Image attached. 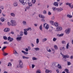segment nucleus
Returning <instances> with one entry per match:
<instances>
[{
  "label": "nucleus",
  "mask_w": 73,
  "mask_h": 73,
  "mask_svg": "<svg viewBox=\"0 0 73 73\" xmlns=\"http://www.w3.org/2000/svg\"><path fill=\"white\" fill-rule=\"evenodd\" d=\"M24 54H28V52H25V53Z\"/></svg>",
  "instance_id": "nucleus-63"
},
{
  "label": "nucleus",
  "mask_w": 73,
  "mask_h": 73,
  "mask_svg": "<svg viewBox=\"0 0 73 73\" xmlns=\"http://www.w3.org/2000/svg\"><path fill=\"white\" fill-rule=\"evenodd\" d=\"M8 64H9V65H10V66H12V63L11 62H9L8 63Z\"/></svg>",
  "instance_id": "nucleus-60"
},
{
  "label": "nucleus",
  "mask_w": 73,
  "mask_h": 73,
  "mask_svg": "<svg viewBox=\"0 0 73 73\" xmlns=\"http://www.w3.org/2000/svg\"><path fill=\"white\" fill-rule=\"evenodd\" d=\"M56 40H57V38H54L53 39V41H56Z\"/></svg>",
  "instance_id": "nucleus-44"
},
{
  "label": "nucleus",
  "mask_w": 73,
  "mask_h": 73,
  "mask_svg": "<svg viewBox=\"0 0 73 73\" xmlns=\"http://www.w3.org/2000/svg\"><path fill=\"white\" fill-rule=\"evenodd\" d=\"M3 37L4 40H7V37L6 36H4Z\"/></svg>",
  "instance_id": "nucleus-42"
},
{
  "label": "nucleus",
  "mask_w": 73,
  "mask_h": 73,
  "mask_svg": "<svg viewBox=\"0 0 73 73\" xmlns=\"http://www.w3.org/2000/svg\"><path fill=\"white\" fill-rule=\"evenodd\" d=\"M32 60H37V58H36V57H33L32 58Z\"/></svg>",
  "instance_id": "nucleus-39"
},
{
  "label": "nucleus",
  "mask_w": 73,
  "mask_h": 73,
  "mask_svg": "<svg viewBox=\"0 0 73 73\" xmlns=\"http://www.w3.org/2000/svg\"><path fill=\"white\" fill-rule=\"evenodd\" d=\"M1 21H2V22H4V18L3 17H2L1 18Z\"/></svg>",
  "instance_id": "nucleus-29"
},
{
  "label": "nucleus",
  "mask_w": 73,
  "mask_h": 73,
  "mask_svg": "<svg viewBox=\"0 0 73 73\" xmlns=\"http://www.w3.org/2000/svg\"><path fill=\"white\" fill-rule=\"evenodd\" d=\"M54 22L53 21H51L50 22V23L51 24H52V25H53V23Z\"/></svg>",
  "instance_id": "nucleus-52"
},
{
  "label": "nucleus",
  "mask_w": 73,
  "mask_h": 73,
  "mask_svg": "<svg viewBox=\"0 0 73 73\" xmlns=\"http://www.w3.org/2000/svg\"><path fill=\"white\" fill-rule=\"evenodd\" d=\"M54 25H55V27H57L58 26V23L57 22H55L54 24Z\"/></svg>",
  "instance_id": "nucleus-17"
},
{
  "label": "nucleus",
  "mask_w": 73,
  "mask_h": 73,
  "mask_svg": "<svg viewBox=\"0 0 73 73\" xmlns=\"http://www.w3.org/2000/svg\"><path fill=\"white\" fill-rule=\"evenodd\" d=\"M19 65H17L16 68H20V67L21 69L23 68V62H22V61H21V60H19Z\"/></svg>",
  "instance_id": "nucleus-1"
},
{
  "label": "nucleus",
  "mask_w": 73,
  "mask_h": 73,
  "mask_svg": "<svg viewBox=\"0 0 73 73\" xmlns=\"http://www.w3.org/2000/svg\"><path fill=\"white\" fill-rule=\"evenodd\" d=\"M19 33L20 34V36H23V31H21Z\"/></svg>",
  "instance_id": "nucleus-33"
},
{
  "label": "nucleus",
  "mask_w": 73,
  "mask_h": 73,
  "mask_svg": "<svg viewBox=\"0 0 73 73\" xmlns=\"http://www.w3.org/2000/svg\"><path fill=\"white\" fill-rule=\"evenodd\" d=\"M39 17L40 18H42V19H45V16L41 14H39Z\"/></svg>",
  "instance_id": "nucleus-14"
},
{
  "label": "nucleus",
  "mask_w": 73,
  "mask_h": 73,
  "mask_svg": "<svg viewBox=\"0 0 73 73\" xmlns=\"http://www.w3.org/2000/svg\"><path fill=\"white\" fill-rule=\"evenodd\" d=\"M34 49L36 50V51H38L40 50V48L38 47L34 48Z\"/></svg>",
  "instance_id": "nucleus-28"
},
{
  "label": "nucleus",
  "mask_w": 73,
  "mask_h": 73,
  "mask_svg": "<svg viewBox=\"0 0 73 73\" xmlns=\"http://www.w3.org/2000/svg\"><path fill=\"white\" fill-rule=\"evenodd\" d=\"M29 0H25L24 1V2L26 4H28L29 3Z\"/></svg>",
  "instance_id": "nucleus-18"
},
{
  "label": "nucleus",
  "mask_w": 73,
  "mask_h": 73,
  "mask_svg": "<svg viewBox=\"0 0 73 73\" xmlns=\"http://www.w3.org/2000/svg\"><path fill=\"white\" fill-rule=\"evenodd\" d=\"M48 15H52V13H51V12H50L48 11Z\"/></svg>",
  "instance_id": "nucleus-50"
},
{
  "label": "nucleus",
  "mask_w": 73,
  "mask_h": 73,
  "mask_svg": "<svg viewBox=\"0 0 73 73\" xmlns=\"http://www.w3.org/2000/svg\"><path fill=\"white\" fill-rule=\"evenodd\" d=\"M10 33H11V34H12V35H14V32H13L12 31H11Z\"/></svg>",
  "instance_id": "nucleus-62"
},
{
  "label": "nucleus",
  "mask_w": 73,
  "mask_h": 73,
  "mask_svg": "<svg viewBox=\"0 0 73 73\" xmlns=\"http://www.w3.org/2000/svg\"><path fill=\"white\" fill-rule=\"evenodd\" d=\"M8 53H4V56H7V55H8Z\"/></svg>",
  "instance_id": "nucleus-54"
},
{
  "label": "nucleus",
  "mask_w": 73,
  "mask_h": 73,
  "mask_svg": "<svg viewBox=\"0 0 73 73\" xmlns=\"http://www.w3.org/2000/svg\"><path fill=\"white\" fill-rule=\"evenodd\" d=\"M56 62H53L52 65V66L53 67H54V66H56Z\"/></svg>",
  "instance_id": "nucleus-15"
},
{
  "label": "nucleus",
  "mask_w": 73,
  "mask_h": 73,
  "mask_svg": "<svg viewBox=\"0 0 73 73\" xmlns=\"http://www.w3.org/2000/svg\"><path fill=\"white\" fill-rule=\"evenodd\" d=\"M57 9V8H55V7H52V9H53V11H56V9Z\"/></svg>",
  "instance_id": "nucleus-43"
},
{
  "label": "nucleus",
  "mask_w": 73,
  "mask_h": 73,
  "mask_svg": "<svg viewBox=\"0 0 73 73\" xmlns=\"http://www.w3.org/2000/svg\"><path fill=\"white\" fill-rule=\"evenodd\" d=\"M62 27H58L56 28V31L58 32L59 31H62Z\"/></svg>",
  "instance_id": "nucleus-5"
},
{
  "label": "nucleus",
  "mask_w": 73,
  "mask_h": 73,
  "mask_svg": "<svg viewBox=\"0 0 73 73\" xmlns=\"http://www.w3.org/2000/svg\"><path fill=\"white\" fill-rule=\"evenodd\" d=\"M23 58H24V59H25V58L26 59H29V57L25 56H23Z\"/></svg>",
  "instance_id": "nucleus-21"
},
{
  "label": "nucleus",
  "mask_w": 73,
  "mask_h": 73,
  "mask_svg": "<svg viewBox=\"0 0 73 73\" xmlns=\"http://www.w3.org/2000/svg\"><path fill=\"white\" fill-rule=\"evenodd\" d=\"M60 50H65V48H64V47H63L62 48H60Z\"/></svg>",
  "instance_id": "nucleus-31"
},
{
  "label": "nucleus",
  "mask_w": 73,
  "mask_h": 73,
  "mask_svg": "<svg viewBox=\"0 0 73 73\" xmlns=\"http://www.w3.org/2000/svg\"><path fill=\"white\" fill-rule=\"evenodd\" d=\"M26 9H28V10H29V9H30V7L27 6V7H26Z\"/></svg>",
  "instance_id": "nucleus-46"
},
{
  "label": "nucleus",
  "mask_w": 73,
  "mask_h": 73,
  "mask_svg": "<svg viewBox=\"0 0 73 73\" xmlns=\"http://www.w3.org/2000/svg\"><path fill=\"white\" fill-rule=\"evenodd\" d=\"M39 29L41 31H42V25H41L39 27Z\"/></svg>",
  "instance_id": "nucleus-32"
},
{
  "label": "nucleus",
  "mask_w": 73,
  "mask_h": 73,
  "mask_svg": "<svg viewBox=\"0 0 73 73\" xmlns=\"http://www.w3.org/2000/svg\"><path fill=\"white\" fill-rule=\"evenodd\" d=\"M57 66L58 69H62V67H61V66H60V65L59 64H58Z\"/></svg>",
  "instance_id": "nucleus-19"
},
{
  "label": "nucleus",
  "mask_w": 73,
  "mask_h": 73,
  "mask_svg": "<svg viewBox=\"0 0 73 73\" xmlns=\"http://www.w3.org/2000/svg\"><path fill=\"white\" fill-rule=\"evenodd\" d=\"M63 11V9L62 8H58L56 9V11H57V12L58 13L61 12V11Z\"/></svg>",
  "instance_id": "nucleus-4"
},
{
  "label": "nucleus",
  "mask_w": 73,
  "mask_h": 73,
  "mask_svg": "<svg viewBox=\"0 0 73 73\" xmlns=\"http://www.w3.org/2000/svg\"><path fill=\"white\" fill-rule=\"evenodd\" d=\"M28 5L29 7H31L32 6V4L31 3H29Z\"/></svg>",
  "instance_id": "nucleus-34"
},
{
  "label": "nucleus",
  "mask_w": 73,
  "mask_h": 73,
  "mask_svg": "<svg viewBox=\"0 0 73 73\" xmlns=\"http://www.w3.org/2000/svg\"><path fill=\"white\" fill-rule=\"evenodd\" d=\"M45 72L46 73H48L49 72V70H46L45 71Z\"/></svg>",
  "instance_id": "nucleus-48"
},
{
  "label": "nucleus",
  "mask_w": 73,
  "mask_h": 73,
  "mask_svg": "<svg viewBox=\"0 0 73 73\" xmlns=\"http://www.w3.org/2000/svg\"><path fill=\"white\" fill-rule=\"evenodd\" d=\"M64 71L66 72V73H68L69 72V70L67 69H65Z\"/></svg>",
  "instance_id": "nucleus-35"
},
{
  "label": "nucleus",
  "mask_w": 73,
  "mask_h": 73,
  "mask_svg": "<svg viewBox=\"0 0 73 73\" xmlns=\"http://www.w3.org/2000/svg\"><path fill=\"white\" fill-rule=\"evenodd\" d=\"M67 17H69V18H72V16L71 15L68 14L67 15Z\"/></svg>",
  "instance_id": "nucleus-27"
},
{
  "label": "nucleus",
  "mask_w": 73,
  "mask_h": 73,
  "mask_svg": "<svg viewBox=\"0 0 73 73\" xmlns=\"http://www.w3.org/2000/svg\"><path fill=\"white\" fill-rule=\"evenodd\" d=\"M10 15L12 17H15V14L13 13H11L10 14Z\"/></svg>",
  "instance_id": "nucleus-22"
},
{
  "label": "nucleus",
  "mask_w": 73,
  "mask_h": 73,
  "mask_svg": "<svg viewBox=\"0 0 73 73\" xmlns=\"http://www.w3.org/2000/svg\"><path fill=\"white\" fill-rule=\"evenodd\" d=\"M25 50L26 51V52H28V49L27 48H25Z\"/></svg>",
  "instance_id": "nucleus-56"
},
{
  "label": "nucleus",
  "mask_w": 73,
  "mask_h": 73,
  "mask_svg": "<svg viewBox=\"0 0 73 73\" xmlns=\"http://www.w3.org/2000/svg\"><path fill=\"white\" fill-rule=\"evenodd\" d=\"M62 57L64 58H65V59L66 58H69V56L68 55H62Z\"/></svg>",
  "instance_id": "nucleus-10"
},
{
  "label": "nucleus",
  "mask_w": 73,
  "mask_h": 73,
  "mask_svg": "<svg viewBox=\"0 0 73 73\" xmlns=\"http://www.w3.org/2000/svg\"><path fill=\"white\" fill-rule=\"evenodd\" d=\"M43 13L44 14H46V11L45 10L44 11Z\"/></svg>",
  "instance_id": "nucleus-58"
},
{
  "label": "nucleus",
  "mask_w": 73,
  "mask_h": 73,
  "mask_svg": "<svg viewBox=\"0 0 73 73\" xmlns=\"http://www.w3.org/2000/svg\"><path fill=\"white\" fill-rule=\"evenodd\" d=\"M64 33H62L60 34H57V36H58V37H62L64 36Z\"/></svg>",
  "instance_id": "nucleus-16"
},
{
  "label": "nucleus",
  "mask_w": 73,
  "mask_h": 73,
  "mask_svg": "<svg viewBox=\"0 0 73 73\" xmlns=\"http://www.w3.org/2000/svg\"><path fill=\"white\" fill-rule=\"evenodd\" d=\"M22 38L21 37H17L16 38V39L18 41H20L21 40Z\"/></svg>",
  "instance_id": "nucleus-12"
},
{
  "label": "nucleus",
  "mask_w": 73,
  "mask_h": 73,
  "mask_svg": "<svg viewBox=\"0 0 73 73\" xmlns=\"http://www.w3.org/2000/svg\"><path fill=\"white\" fill-rule=\"evenodd\" d=\"M35 66L34 64H32V68H35Z\"/></svg>",
  "instance_id": "nucleus-55"
},
{
  "label": "nucleus",
  "mask_w": 73,
  "mask_h": 73,
  "mask_svg": "<svg viewBox=\"0 0 73 73\" xmlns=\"http://www.w3.org/2000/svg\"><path fill=\"white\" fill-rule=\"evenodd\" d=\"M29 30H30V31H32V29H31V28L29 27L28 29H24V31H29Z\"/></svg>",
  "instance_id": "nucleus-11"
},
{
  "label": "nucleus",
  "mask_w": 73,
  "mask_h": 73,
  "mask_svg": "<svg viewBox=\"0 0 73 73\" xmlns=\"http://www.w3.org/2000/svg\"><path fill=\"white\" fill-rule=\"evenodd\" d=\"M24 35H27V34H28V32L27 31H25L24 32Z\"/></svg>",
  "instance_id": "nucleus-38"
},
{
  "label": "nucleus",
  "mask_w": 73,
  "mask_h": 73,
  "mask_svg": "<svg viewBox=\"0 0 73 73\" xmlns=\"http://www.w3.org/2000/svg\"><path fill=\"white\" fill-rule=\"evenodd\" d=\"M65 42V41L63 40L62 41V44H64Z\"/></svg>",
  "instance_id": "nucleus-61"
},
{
  "label": "nucleus",
  "mask_w": 73,
  "mask_h": 73,
  "mask_svg": "<svg viewBox=\"0 0 73 73\" xmlns=\"http://www.w3.org/2000/svg\"><path fill=\"white\" fill-rule=\"evenodd\" d=\"M7 25H8V26H11V24H10L9 22H8L7 23Z\"/></svg>",
  "instance_id": "nucleus-51"
},
{
  "label": "nucleus",
  "mask_w": 73,
  "mask_h": 73,
  "mask_svg": "<svg viewBox=\"0 0 73 73\" xmlns=\"http://www.w3.org/2000/svg\"><path fill=\"white\" fill-rule=\"evenodd\" d=\"M70 29H67L65 30L66 34H69L70 33Z\"/></svg>",
  "instance_id": "nucleus-7"
},
{
  "label": "nucleus",
  "mask_w": 73,
  "mask_h": 73,
  "mask_svg": "<svg viewBox=\"0 0 73 73\" xmlns=\"http://www.w3.org/2000/svg\"><path fill=\"white\" fill-rule=\"evenodd\" d=\"M54 48L56 50H57L58 49V47H57V46L56 45H54Z\"/></svg>",
  "instance_id": "nucleus-26"
},
{
  "label": "nucleus",
  "mask_w": 73,
  "mask_h": 73,
  "mask_svg": "<svg viewBox=\"0 0 73 73\" xmlns=\"http://www.w3.org/2000/svg\"><path fill=\"white\" fill-rule=\"evenodd\" d=\"M47 50L48 52H51V50L48 47L47 48Z\"/></svg>",
  "instance_id": "nucleus-25"
},
{
  "label": "nucleus",
  "mask_w": 73,
  "mask_h": 73,
  "mask_svg": "<svg viewBox=\"0 0 73 73\" xmlns=\"http://www.w3.org/2000/svg\"><path fill=\"white\" fill-rule=\"evenodd\" d=\"M70 8H73V5H71V6Z\"/></svg>",
  "instance_id": "nucleus-64"
},
{
  "label": "nucleus",
  "mask_w": 73,
  "mask_h": 73,
  "mask_svg": "<svg viewBox=\"0 0 73 73\" xmlns=\"http://www.w3.org/2000/svg\"><path fill=\"white\" fill-rule=\"evenodd\" d=\"M44 28L46 29H48L49 28V25L47 24V23H45L44 24Z\"/></svg>",
  "instance_id": "nucleus-3"
},
{
  "label": "nucleus",
  "mask_w": 73,
  "mask_h": 73,
  "mask_svg": "<svg viewBox=\"0 0 73 73\" xmlns=\"http://www.w3.org/2000/svg\"><path fill=\"white\" fill-rule=\"evenodd\" d=\"M15 55L16 56H19V54L18 53H17V51H16V50H15Z\"/></svg>",
  "instance_id": "nucleus-23"
},
{
  "label": "nucleus",
  "mask_w": 73,
  "mask_h": 73,
  "mask_svg": "<svg viewBox=\"0 0 73 73\" xmlns=\"http://www.w3.org/2000/svg\"><path fill=\"white\" fill-rule=\"evenodd\" d=\"M14 5L15 7H16V6H17V2H15L14 3Z\"/></svg>",
  "instance_id": "nucleus-30"
},
{
  "label": "nucleus",
  "mask_w": 73,
  "mask_h": 73,
  "mask_svg": "<svg viewBox=\"0 0 73 73\" xmlns=\"http://www.w3.org/2000/svg\"><path fill=\"white\" fill-rule=\"evenodd\" d=\"M6 48H7V46H3V48L2 49V50H4L5 49H6Z\"/></svg>",
  "instance_id": "nucleus-36"
},
{
  "label": "nucleus",
  "mask_w": 73,
  "mask_h": 73,
  "mask_svg": "<svg viewBox=\"0 0 73 73\" xmlns=\"http://www.w3.org/2000/svg\"><path fill=\"white\" fill-rule=\"evenodd\" d=\"M23 25H26L27 24V22L25 21H24L23 22Z\"/></svg>",
  "instance_id": "nucleus-24"
},
{
  "label": "nucleus",
  "mask_w": 73,
  "mask_h": 73,
  "mask_svg": "<svg viewBox=\"0 0 73 73\" xmlns=\"http://www.w3.org/2000/svg\"><path fill=\"white\" fill-rule=\"evenodd\" d=\"M55 7H58V3L57 2H55L53 4Z\"/></svg>",
  "instance_id": "nucleus-8"
},
{
  "label": "nucleus",
  "mask_w": 73,
  "mask_h": 73,
  "mask_svg": "<svg viewBox=\"0 0 73 73\" xmlns=\"http://www.w3.org/2000/svg\"><path fill=\"white\" fill-rule=\"evenodd\" d=\"M54 16H53L51 18V19L52 20H54Z\"/></svg>",
  "instance_id": "nucleus-49"
},
{
  "label": "nucleus",
  "mask_w": 73,
  "mask_h": 73,
  "mask_svg": "<svg viewBox=\"0 0 73 73\" xmlns=\"http://www.w3.org/2000/svg\"><path fill=\"white\" fill-rule=\"evenodd\" d=\"M43 42H44V41H46L47 40V39L46 38H44L43 39Z\"/></svg>",
  "instance_id": "nucleus-53"
},
{
  "label": "nucleus",
  "mask_w": 73,
  "mask_h": 73,
  "mask_svg": "<svg viewBox=\"0 0 73 73\" xmlns=\"http://www.w3.org/2000/svg\"><path fill=\"white\" fill-rule=\"evenodd\" d=\"M9 31H10V29L7 28H5L4 30V31L5 32H9Z\"/></svg>",
  "instance_id": "nucleus-9"
},
{
  "label": "nucleus",
  "mask_w": 73,
  "mask_h": 73,
  "mask_svg": "<svg viewBox=\"0 0 73 73\" xmlns=\"http://www.w3.org/2000/svg\"><path fill=\"white\" fill-rule=\"evenodd\" d=\"M32 3L33 4H35V3H36V0H32Z\"/></svg>",
  "instance_id": "nucleus-41"
},
{
  "label": "nucleus",
  "mask_w": 73,
  "mask_h": 73,
  "mask_svg": "<svg viewBox=\"0 0 73 73\" xmlns=\"http://www.w3.org/2000/svg\"><path fill=\"white\" fill-rule=\"evenodd\" d=\"M67 64L68 65H71V63L70 62H67Z\"/></svg>",
  "instance_id": "nucleus-45"
},
{
  "label": "nucleus",
  "mask_w": 73,
  "mask_h": 73,
  "mask_svg": "<svg viewBox=\"0 0 73 73\" xmlns=\"http://www.w3.org/2000/svg\"><path fill=\"white\" fill-rule=\"evenodd\" d=\"M1 8L2 9H4V6H1Z\"/></svg>",
  "instance_id": "nucleus-59"
},
{
  "label": "nucleus",
  "mask_w": 73,
  "mask_h": 73,
  "mask_svg": "<svg viewBox=\"0 0 73 73\" xmlns=\"http://www.w3.org/2000/svg\"><path fill=\"white\" fill-rule=\"evenodd\" d=\"M20 2L23 5H24L25 4V3H24V0H19Z\"/></svg>",
  "instance_id": "nucleus-13"
},
{
  "label": "nucleus",
  "mask_w": 73,
  "mask_h": 73,
  "mask_svg": "<svg viewBox=\"0 0 73 73\" xmlns=\"http://www.w3.org/2000/svg\"><path fill=\"white\" fill-rule=\"evenodd\" d=\"M10 22L11 23V25L12 26H16L17 25L16 22L14 20H11Z\"/></svg>",
  "instance_id": "nucleus-2"
},
{
  "label": "nucleus",
  "mask_w": 73,
  "mask_h": 73,
  "mask_svg": "<svg viewBox=\"0 0 73 73\" xmlns=\"http://www.w3.org/2000/svg\"><path fill=\"white\" fill-rule=\"evenodd\" d=\"M8 41H9V42H12L13 40V38H11L10 36H9L7 38Z\"/></svg>",
  "instance_id": "nucleus-6"
},
{
  "label": "nucleus",
  "mask_w": 73,
  "mask_h": 73,
  "mask_svg": "<svg viewBox=\"0 0 73 73\" xmlns=\"http://www.w3.org/2000/svg\"><path fill=\"white\" fill-rule=\"evenodd\" d=\"M3 44H8V42H7V41L4 42Z\"/></svg>",
  "instance_id": "nucleus-47"
},
{
  "label": "nucleus",
  "mask_w": 73,
  "mask_h": 73,
  "mask_svg": "<svg viewBox=\"0 0 73 73\" xmlns=\"http://www.w3.org/2000/svg\"><path fill=\"white\" fill-rule=\"evenodd\" d=\"M38 42H39V39L37 38L36 40V44H38Z\"/></svg>",
  "instance_id": "nucleus-37"
},
{
  "label": "nucleus",
  "mask_w": 73,
  "mask_h": 73,
  "mask_svg": "<svg viewBox=\"0 0 73 73\" xmlns=\"http://www.w3.org/2000/svg\"><path fill=\"white\" fill-rule=\"evenodd\" d=\"M71 3H66V5H68V6H69V7H70H70H70L71 6Z\"/></svg>",
  "instance_id": "nucleus-20"
},
{
  "label": "nucleus",
  "mask_w": 73,
  "mask_h": 73,
  "mask_svg": "<svg viewBox=\"0 0 73 73\" xmlns=\"http://www.w3.org/2000/svg\"><path fill=\"white\" fill-rule=\"evenodd\" d=\"M2 15L4 17H5V14L2 13Z\"/></svg>",
  "instance_id": "nucleus-57"
},
{
  "label": "nucleus",
  "mask_w": 73,
  "mask_h": 73,
  "mask_svg": "<svg viewBox=\"0 0 73 73\" xmlns=\"http://www.w3.org/2000/svg\"><path fill=\"white\" fill-rule=\"evenodd\" d=\"M69 43H68L67 44V45L66 46V49H69Z\"/></svg>",
  "instance_id": "nucleus-40"
}]
</instances>
